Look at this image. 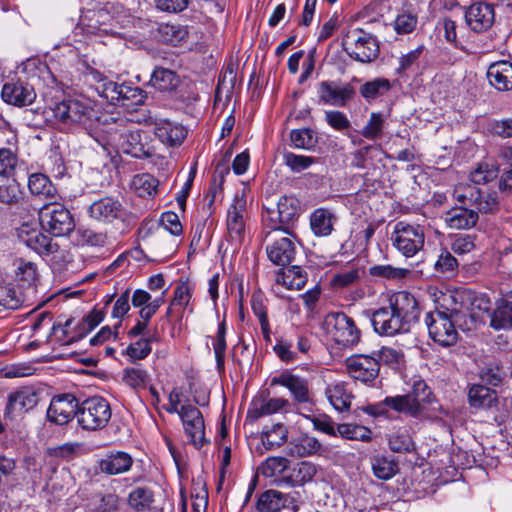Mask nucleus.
Here are the masks:
<instances>
[{
	"label": "nucleus",
	"mask_w": 512,
	"mask_h": 512,
	"mask_svg": "<svg viewBox=\"0 0 512 512\" xmlns=\"http://www.w3.org/2000/svg\"><path fill=\"white\" fill-rule=\"evenodd\" d=\"M374 331L380 336L392 337L410 331L420 316L416 298L407 291H399L388 298L387 305L365 311Z\"/></svg>",
	"instance_id": "obj_1"
},
{
	"label": "nucleus",
	"mask_w": 512,
	"mask_h": 512,
	"mask_svg": "<svg viewBox=\"0 0 512 512\" xmlns=\"http://www.w3.org/2000/svg\"><path fill=\"white\" fill-rule=\"evenodd\" d=\"M108 136L105 139L96 141L105 149L110 147L121 150L134 158H149L153 155L154 149L147 133L139 129H128L121 124L114 123L106 130Z\"/></svg>",
	"instance_id": "obj_2"
},
{
	"label": "nucleus",
	"mask_w": 512,
	"mask_h": 512,
	"mask_svg": "<svg viewBox=\"0 0 512 512\" xmlns=\"http://www.w3.org/2000/svg\"><path fill=\"white\" fill-rule=\"evenodd\" d=\"M434 402L431 388L424 380H416L405 395L386 397L383 403L393 410L415 418H429V406Z\"/></svg>",
	"instance_id": "obj_3"
},
{
	"label": "nucleus",
	"mask_w": 512,
	"mask_h": 512,
	"mask_svg": "<svg viewBox=\"0 0 512 512\" xmlns=\"http://www.w3.org/2000/svg\"><path fill=\"white\" fill-rule=\"evenodd\" d=\"M343 50L355 61L370 63L380 52L375 36L360 28L348 30L342 39Z\"/></svg>",
	"instance_id": "obj_4"
},
{
	"label": "nucleus",
	"mask_w": 512,
	"mask_h": 512,
	"mask_svg": "<svg viewBox=\"0 0 512 512\" xmlns=\"http://www.w3.org/2000/svg\"><path fill=\"white\" fill-rule=\"evenodd\" d=\"M392 246L403 256L413 257L425 244L424 227L406 221L395 223L391 233Z\"/></svg>",
	"instance_id": "obj_5"
},
{
	"label": "nucleus",
	"mask_w": 512,
	"mask_h": 512,
	"mask_svg": "<svg viewBox=\"0 0 512 512\" xmlns=\"http://www.w3.org/2000/svg\"><path fill=\"white\" fill-rule=\"evenodd\" d=\"M265 219L274 232L289 233L291 225L299 218L301 206L298 198L292 195L281 196L275 207H267Z\"/></svg>",
	"instance_id": "obj_6"
},
{
	"label": "nucleus",
	"mask_w": 512,
	"mask_h": 512,
	"mask_svg": "<svg viewBox=\"0 0 512 512\" xmlns=\"http://www.w3.org/2000/svg\"><path fill=\"white\" fill-rule=\"evenodd\" d=\"M39 221L43 229L54 236H65L75 228L70 211L56 199L44 204L39 209Z\"/></svg>",
	"instance_id": "obj_7"
},
{
	"label": "nucleus",
	"mask_w": 512,
	"mask_h": 512,
	"mask_svg": "<svg viewBox=\"0 0 512 512\" xmlns=\"http://www.w3.org/2000/svg\"><path fill=\"white\" fill-rule=\"evenodd\" d=\"M111 415L108 401L103 397L94 396L79 405L77 421L83 429L94 431L106 427Z\"/></svg>",
	"instance_id": "obj_8"
},
{
	"label": "nucleus",
	"mask_w": 512,
	"mask_h": 512,
	"mask_svg": "<svg viewBox=\"0 0 512 512\" xmlns=\"http://www.w3.org/2000/svg\"><path fill=\"white\" fill-rule=\"evenodd\" d=\"M430 338L442 347H450L457 343L459 335L457 327L462 328L467 323L456 322L443 314L428 312L425 317Z\"/></svg>",
	"instance_id": "obj_9"
},
{
	"label": "nucleus",
	"mask_w": 512,
	"mask_h": 512,
	"mask_svg": "<svg viewBox=\"0 0 512 512\" xmlns=\"http://www.w3.org/2000/svg\"><path fill=\"white\" fill-rule=\"evenodd\" d=\"M328 333L340 346L352 347L360 340V330L355 321L343 312L330 313L325 320Z\"/></svg>",
	"instance_id": "obj_10"
},
{
	"label": "nucleus",
	"mask_w": 512,
	"mask_h": 512,
	"mask_svg": "<svg viewBox=\"0 0 512 512\" xmlns=\"http://www.w3.org/2000/svg\"><path fill=\"white\" fill-rule=\"evenodd\" d=\"M39 398V392L32 386H23L10 392L3 411V419L11 422L17 420L33 410L38 405Z\"/></svg>",
	"instance_id": "obj_11"
},
{
	"label": "nucleus",
	"mask_w": 512,
	"mask_h": 512,
	"mask_svg": "<svg viewBox=\"0 0 512 512\" xmlns=\"http://www.w3.org/2000/svg\"><path fill=\"white\" fill-rule=\"evenodd\" d=\"M265 239L268 241L266 253L273 264L284 267L294 260L297 248L294 238L289 233L271 230L266 233Z\"/></svg>",
	"instance_id": "obj_12"
},
{
	"label": "nucleus",
	"mask_w": 512,
	"mask_h": 512,
	"mask_svg": "<svg viewBox=\"0 0 512 512\" xmlns=\"http://www.w3.org/2000/svg\"><path fill=\"white\" fill-rule=\"evenodd\" d=\"M355 89L350 83L340 80L321 81L317 86L319 102L325 105L345 107L355 96Z\"/></svg>",
	"instance_id": "obj_13"
},
{
	"label": "nucleus",
	"mask_w": 512,
	"mask_h": 512,
	"mask_svg": "<svg viewBox=\"0 0 512 512\" xmlns=\"http://www.w3.org/2000/svg\"><path fill=\"white\" fill-rule=\"evenodd\" d=\"M145 121L152 126L155 137L167 147H178L187 137L188 131L181 123L156 117H149Z\"/></svg>",
	"instance_id": "obj_14"
},
{
	"label": "nucleus",
	"mask_w": 512,
	"mask_h": 512,
	"mask_svg": "<svg viewBox=\"0 0 512 512\" xmlns=\"http://www.w3.org/2000/svg\"><path fill=\"white\" fill-rule=\"evenodd\" d=\"M246 214L245 198L236 195L228 207L226 216L227 236L235 246H239L244 239Z\"/></svg>",
	"instance_id": "obj_15"
},
{
	"label": "nucleus",
	"mask_w": 512,
	"mask_h": 512,
	"mask_svg": "<svg viewBox=\"0 0 512 512\" xmlns=\"http://www.w3.org/2000/svg\"><path fill=\"white\" fill-rule=\"evenodd\" d=\"M179 417L191 444L196 448H201L206 441L205 424L201 411L193 405H183L180 407Z\"/></svg>",
	"instance_id": "obj_16"
},
{
	"label": "nucleus",
	"mask_w": 512,
	"mask_h": 512,
	"mask_svg": "<svg viewBox=\"0 0 512 512\" xmlns=\"http://www.w3.org/2000/svg\"><path fill=\"white\" fill-rule=\"evenodd\" d=\"M79 403L70 393L56 395L47 409V419L56 425H65L77 417Z\"/></svg>",
	"instance_id": "obj_17"
},
{
	"label": "nucleus",
	"mask_w": 512,
	"mask_h": 512,
	"mask_svg": "<svg viewBox=\"0 0 512 512\" xmlns=\"http://www.w3.org/2000/svg\"><path fill=\"white\" fill-rule=\"evenodd\" d=\"M2 100L15 107H26L36 99V92L31 84L21 79H11L4 83L1 90Z\"/></svg>",
	"instance_id": "obj_18"
},
{
	"label": "nucleus",
	"mask_w": 512,
	"mask_h": 512,
	"mask_svg": "<svg viewBox=\"0 0 512 512\" xmlns=\"http://www.w3.org/2000/svg\"><path fill=\"white\" fill-rule=\"evenodd\" d=\"M465 294L457 291L441 292L436 298V307L432 312L443 314L456 322L467 323L468 309L464 304Z\"/></svg>",
	"instance_id": "obj_19"
},
{
	"label": "nucleus",
	"mask_w": 512,
	"mask_h": 512,
	"mask_svg": "<svg viewBox=\"0 0 512 512\" xmlns=\"http://www.w3.org/2000/svg\"><path fill=\"white\" fill-rule=\"evenodd\" d=\"M346 367L349 375L362 383L374 381L380 370L379 361L368 355H357L347 359Z\"/></svg>",
	"instance_id": "obj_20"
},
{
	"label": "nucleus",
	"mask_w": 512,
	"mask_h": 512,
	"mask_svg": "<svg viewBox=\"0 0 512 512\" xmlns=\"http://www.w3.org/2000/svg\"><path fill=\"white\" fill-rule=\"evenodd\" d=\"M66 106L72 129L77 125L86 130L93 128V122L97 120V112L88 100L67 99Z\"/></svg>",
	"instance_id": "obj_21"
},
{
	"label": "nucleus",
	"mask_w": 512,
	"mask_h": 512,
	"mask_svg": "<svg viewBox=\"0 0 512 512\" xmlns=\"http://www.w3.org/2000/svg\"><path fill=\"white\" fill-rule=\"evenodd\" d=\"M465 18L473 31L477 33L487 31L495 21L494 7L487 3H474L466 11Z\"/></svg>",
	"instance_id": "obj_22"
},
{
	"label": "nucleus",
	"mask_w": 512,
	"mask_h": 512,
	"mask_svg": "<svg viewBox=\"0 0 512 512\" xmlns=\"http://www.w3.org/2000/svg\"><path fill=\"white\" fill-rule=\"evenodd\" d=\"M133 458L123 451L107 453L98 461V469L106 475H118L131 469Z\"/></svg>",
	"instance_id": "obj_23"
},
{
	"label": "nucleus",
	"mask_w": 512,
	"mask_h": 512,
	"mask_svg": "<svg viewBox=\"0 0 512 512\" xmlns=\"http://www.w3.org/2000/svg\"><path fill=\"white\" fill-rule=\"evenodd\" d=\"M489 84L498 91L512 89V63L500 60L489 65L486 73Z\"/></svg>",
	"instance_id": "obj_24"
},
{
	"label": "nucleus",
	"mask_w": 512,
	"mask_h": 512,
	"mask_svg": "<svg viewBox=\"0 0 512 512\" xmlns=\"http://www.w3.org/2000/svg\"><path fill=\"white\" fill-rule=\"evenodd\" d=\"M121 210L122 205L118 200L112 197H104L93 202L88 209V213L91 218L99 222L110 223L120 216Z\"/></svg>",
	"instance_id": "obj_25"
},
{
	"label": "nucleus",
	"mask_w": 512,
	"mask_h": 512,
	"mask_svg": "<svg viewBox=\"0 0 512 512\" xmlns=\"http://www.w3.org/2000/svg\"><path fill=\"white\" fill-rule=\"evenodd\" d=\"M478 213L464 206L453 207L445 213L444 220L451 229H470L478 222Z\"/></svg>",
	"instance_id": "obj_26"
},
{
	"label": "nucleus",
	"mask_w": 512,
	"mask_h": 512,
	"mask_svg": "<svg viewBox=\"0 0 512 512\" xmlns=\"http://www.w3.org/2000/svg\"><path fill=\"white\" fill-rule=\"evenodd\" d=\"M490 326L495 330L512 329V291L505 294L490 313Z\"/></svg>",
	"instance_id": "obj_27"
},
{
	"label": "nucleus",
	"mask_w": 512,
	"mask_h": 512,
	"mask_svg": "<svg viewBox=\"0 0 512 512\" xmlns=\"http://www.w3.org/2000/svg\"><path fill=\"white\" fill-rule=\"evenodd\" d=\"M490 326L495 330L512 329V291L505 294L490 313Z\"/></svg>",
	"instance_id": "obj_28"
},
{
	"label": "nucleus",
	"mask_w": 512,
	"mask_h": 512,
	"mask_svg": "<svg viewBox=\"0 0 512 512\" xmlns=\"http://www.w3.org/2000/svg\"><path fill=\"white\" fill-rule=\"evenodd\" d=\"M316 473L317 468L313 463L302 461L292 467L288 466L287 474L283 475L279 482L290 486L304 485L312 481Z\"/></svg>",
	"instance_id": "obj_29"
},
{
	"label": "nucleus",
	"mask_w": 512,
	"mask_h": 512,
	"mask_svg": "<svg viewBox=\"0 0 512 512\" xmlns=\"http://www.w3.org/2000/svg\"><path fill=\"white\" fill-rule=\"evenodd\" d=\"M273 382L286 387L295 400L300 403H306L310 400L308 382L304 378L291 373H282Z\"/></svg>",
	"instance_id": "obj_30"
},
{
	"label": "nucleus",
	"mask_w": 512,
	"mask_h": 512,
	"mask_svg": "<svg viewBox=\"0 0 512 512\" xmlns=\"http://www.w3.org/2000/svg\"><path fill=\"white\" fill-rule=\"evenodd\" d=\"M288 401L283 398H270L268 400H253L247 412V418L256 421L264 416H269L282 410Z\"/></svg>",
	"instance_id": "obj_31"
},
{
	"label": "nucleus",
	"mask_w": 512,
	"mask_h": 512,
	"mask_svg": "<svg viewBox=\"0 0 512 512\" xmlns=\"http://www.w3.org/2000/svg\"><path fill=\"white\" fill-rule=\"evenodd\" d=\"M335 221L336 216L327 208H318L310 215V227L317 237L329 236Z\"/></svg>",
	"instance_id": "obj_32"
},
{
	"label": "nucleus",
	"mask_w": 512,
	"mask_h": 512,
	"mask_svg": "<svg viewBox=\"0 0 512 512\" xmlns=\"http://www.w3.org/2000/svg\"><path fill=\"white\" fill-rule=\"evenodd\" d=\"M188 35L187 28L180 24L162 23L157 28L158 40L172 46L186 44Z\"/></svg>",
	"instance_id": "obj_33"
},
{
	"label": "nucleus",
	"mask_w": 512,
	"mask_h": 512,
	"mask_svg": "<svg viewBox=\"0 0 512 512\" xmlns=\"http://www.w3.org/2000/svg\"><path fill=\"white\" fill-rule=\"evenodd\" d=\"M325 395L330 404L337 411H345L350 408L352 401V393L347 389V384L344 382H334L327 385Z\"/></svg>",
	"instance_id": "obj_34"
},
{
	"label": "nucleus",
	"mask_w": 512,
	"mask_h": 512,
	"mask_svg": "<svg viewBox=\"0 0 512 512\" xmlns=\"http://www.w3.org/2000/svg\"><path fill=\"white\" fill-rule=\"evenodd\" d=\"M30 193L39 198L54 200L57 198V188L51 180L42 173H33L28 178Z\"/></svg>",
	"instance_id": "obj_35"
},
{
	"label": "nucleus",
	"mask_w": 512,
	"mask_h": 512,
	"mask_svg": "<svg viewBox=\"0 0 512 512\" xmlns=\"http://www.w3.org/2000/svg\"><path fill=\"white\" fill-rule=\"evenodd\" d=\"M149 82L159 91L170 92L177 89L181 80L175 71L158 66L153 70Z\"/></svg>",
	"instance_id": "obj_36"
},
{
	"label": "nucleus",
	"mask_w": 512,
	"mask_h": 512,
	"mask_svg": "<svg viewBox=\"0 0 512 512\" xmlns=\"http://www.w3.org/2000/svg\"><path fill=\"white\" fill-rule=\"evenodd\" d=\"M24 243L40 255H50L58 251L59 246L52 238L44 233L33 230L27 233L26 238L22 237Z\"/></svg>",
	"instance_id": "obj_37"
},
{
	"label": "nucleus",
	"mask_w": 512,
	"mask_h": 512,
	"mask_svg": "<svg viewBox=\"0 0 512 512\" xmlns=\"http://www.w3.org/2000/svg\"><path fill=\"white\" fill-rule=\"evenodd\" d=\"M307 282V273L300 266H292L287 270H280L276 276V284L287 289L300 290Z\"/></svg>",
	"instance_id": "obj_38"
},
{
	"label": "nucleus",
	"mask_w": 512,
	"mask_h": 512,
	"mask_svg": "<svg viewBox=\"0 0 512 512\" xmlns=\"http://www.w3.org/2000/svg\"><path fill=\"white\" fill-rule=\"evenodd\" d=\"M469 403L475 408H490L497 399L496 392L483 385H473L468 393Z\"/></svg>",
	"instance_id": "obj_39"
},
{
	"label": "nucleus",
	"mask_w": 512,
	"mask_h": 512,
	"mask_svg": "<svg viewBox=\"0 0 512 512\" xmlns=\"http://www.w3.org/2000/svg\"><path fill=\"white\" fill-rule=\"evenodd\" d=\"M92 75L96 81L95 90L99 96L106 99L109 103L116 105L120 98L119 90L121 88V84L107 79L98 72H94Z\"/></svg>",
	"instance_id": "obj_40"
},
{
	"label": "nucleus",
	"mask_w": 512,
	"mask_h": 512,
	"mask_svg": "<svg viewBox=\"0 0 512 512\" xmlns=\"http://www.w3.org/2000/svg\"><path fill=\"white\" fill-rule=\"evenodd\" d=\"M154 501V493L147 487L133 489L127 498L128 505L136 512L150 510Z\"/></svg>",
	"instance_id": "obj_41"
},
{
	"label": "nucleus",
	"mask_w": 512,
	"mask_h": 512,
	"mask_svg": "<svg viewBox=\"0 0 512 512\" xmlns=\"http://www.w3.org/2000/svg\"><path fill=\"white\" fill-rule=\"evenodd\" d=\"M372 471L375 477L381 480H389L399 470L398 463L383 455H375L371 458Z\"/></svg>",
	"instance_id": "obj_42"
},
{
	"label": "nucleus",
	"mask_w": 512,
	"mask_h": 512,
	"mask_svg": "<svg viewBox=\"0 0 512 512\" xmlns=\"http://www.w3.org/2000/svg\"><path fill=\"white\" fill-rule=\"evenodd\" d=\"M159 181L149 173L135 175L131 182L132 189L139 197H151L157 193Z\"/></svg>",
	"instance_id": "obj_43"
},
{
	"label": "nucleus",
	"mask_w": 512,
	"mask_h": 512,
	"mask_svg": "<svg viewBox=\"0 0 512 512\" xmlns=\"http://www.w3.org/2000/svg\"><path fill=\"white\" fill-rule=\"evenodd\" d=\"M391 89L390 81L386 78H375L365 82L359 89L361 96L368 102L384 96Z\"/></svg>",
	"instance_id": "obj_44"
},
{
	"label": "nucleus",
	"mask_w": 512,
	"mask_h": 512,
	"mask_svg": "<svg viewBox=\"0 0 512 512\" xmlns=\"http://www.w3.org/2000/svg\"><path fill=\"white\" fill-rule=\"evenodd\" d=\"M121 499L115 493H99L90 502L91 512H119Z\"/></svg>",
	"instance_id": "obj_45"
},
{
	"label": "nucleus",
	"mask_w": 512,
	"mask_h": 512,
	"mask_svg": "<svg viewBox=\"0 0 512 512\" xmlns=\"http://www.w3.org/2000/svg\"><path fill=\"white\" fill-rule=\"evenodd\" d=\"M47 119L59 130H71L69 112H67L66 100L55 103L46 111Z\"/></svg>",
	"instance_id": "obj_46"
},
{
	"label": "nucleus",
	"mask_w": 512,
	"mask_h": 512,
	"mask_svg": "<svg viewBox=\"0 0 512 512\" xmlns=\"http://www.w3.org/2000/svg\"><path fill=\"white\" fill-rule=\"evenodd\" d=\"M23 195L22 188L15 179L0 184V203L4 205H18L22 201Z\"/></svg>",
	"instance_id": "obj_47"
},
{
	"label": "nucleus",
	"mask_w": 512,
	"mask_h": 512,
	"mask_svg": "<svg viewBox=\"0 0 512 512\" xmlns=\"http://www.w3.org/2000/svg\"><path fill=\"white\" fill-rule=\"evenodd\" d=\"M119 96L120 98L116 105L127 108L142 104L145 99L144 92L141 88L128 83L121 84Z\"/></svg>",
	"instance_id": "obj_48"
},
{
	"label": "nucleus",
	"mask_w": 512,
	"mask_h": 512,
	"mask_svg": "<svg viewBox=\"0 0 512 512\" xmlns=\"http://www.w3.org/2000/svg\"><path fill=\"white\" fill-rule=\"evenodd\" d=\"M281 497L282 492L274 489L267 490L260 494L256 508L259 512H279L283 509Z\"/></svg>",
	"instance_id": "obj_49"
},
{
	"label": "nucleus",
	"mask_w": 512,
	"mask_h": 512,
	"mask_svg": "<svg viewBox=\"0 0 512 512\" xmlns=\"http://www.w3.org/2000/svg\"><path fill=\"white\" fill-rule=\"evenodd\" d=\"M291 454L306 457L317 453L321 449V443L312 436L304 435L291 443Z\"/></svg>",
	"instance_id": "obj_50"
},
{
	"label": "nucleus",
	"mask_w": 512,
	"mask_h": 512,
	"mask_svg": "<svg viewBox=\"0 0 512 512\" xmlns=\"http://www.w3.org/2000/svg\"><path fill=\"white\" fill-rule=\"evenodd\" d=\"M475 197L474 206L479 212L495 213L500 208L498 194L495 191L490 192L477 188V194Z\"/></svg>",
	"instance_id": "obj_51"
},
{
	"label": "nucleus",
	"mask_w": 512,
	"mask_h": 512,
	"mask_svg": "<svg viewBox=\"0 0 512 512\" xmlns=\"http://www.w3.org/2000/svg\"><path fill=\"white\" fill-rule=\"evenodd\" d=\"M16 279L24 286H31L37 279V268L33 262L16 259L14 262Z\"/></svg>",
	"instance_id": "obj_52"
},
{
	"label": "nucleus",
	"mask_w": 512,
	"mask_h": 512,
	"mask_svg": "<svg viewBox=\"0 0 512 512\" xmlns=\"http://www.w3.org/2000/svg\"><path fill=\"white\" fill-rule=\"evenodd\" d=\"M287 439V429L280 423L272 426L270 430L261 433V441L266 449L280 447Z\"/></svg>",
	"instance_id": "obj_53"
},
{
	"label": "nucleus",
	"mask_w": 512,
	"mask_h": 512,
	"mask_svg": "<svg viewBox=\"0 0 512 512\" xmlns=\"http://www.w3.org/2000/svg\"><path fill=\"white\" fill-rule=\"evenodd\" d=\"M389 448L396 453H409L415 449L414 442L407 430L392 433L388 440Z\"/></svg>",
	"instance_id": "obj_54"
},
{
	"label": "nucleus",
	"mask_w": 512,
	"mask_h": 512,
	"mask_svg": "<svg viewBox=\"0 0 512 512\" xmlns=\"http://www.w3.org/2000/svg\"><path fill=\"white\" fill-rule=\"evenodd\" d=\"M18 165L17 148H0V176L10 178Z\"/></svg>",
	"instance_id": "obj_55"
},
{
	"label": "nucleus",
	"mask_w": 512,
	"mask_h": 512,
	"mask_svg": "<svg viewBox=\"0 0 512 512\" xmlns=\"http://www.w3.org/2000/svg\"><path fill=\"white\" fill-rule=\"evenodd\" d=\"M337 432L344 438L350 440L369 441L372 437V432L365 426L351 423L339 424Z\"/></svg>",
	"instance_id": "obj_56"
},
{
	"label": "nucleus",
	"mask_w": 512,
	"mask_h": 512,
	"mask_svg": "<svg viewBox=\"0 0 512 512\" xmlns=\"http://www.w3.org/2000/svg\"><path fill=\"white\" fill-rule=\"evenodd\" d=\"M289 460L285 457H269L261 465V473L268 478L287 474Z\"/></svg>",
	"instance_id": "obj_57"
},
{
	"label": "nucleus",
	"mask_w": 512,
	"mask_h": 512,
	"mask_svg": "<svg viewBox=\"0 0 512 512\" xmlns=\"http://www.w3.org/2000/svg\"><path fill=\"white\" fill-rule=\"evenodd\" d=\"M384 117L381 113L372 112L367 124L361 130V135L368 140H376L382 137Z\"/></svg>",
	"instance_id": "obj_58"
},
{
	"label": "nucleus",
	"mask_w": 512,
	"mask_h": 512,
	"mask_svg": "<svg viewBox=\"0 0 512 512\" xmlns=\"http://www.w3.org/2000/svg\"><path fill=\"white\" fill-rule=\"evenodd\" d=\"M22 300L14 285L9 282H0V305L8 309H17Z\"/></svg>",
	"instance_id": "obj_59"
},
{
	"label": "nucleus",
	"mask_w": 512,
	"mask_h": 512,
	"mask_svg": "<svg viewBox=\"0 0 512 512\" xmlns=\"http://www.w3.org/2000/svg\"><path fill=\"white\" fill-rule=\"evenodd\" d=\"M123 382L133 389L145 387L149 381V374L142 368H125L123 371Z\"/></svg>",
	"instance_id": "obj_60"
},
{
	"label": "nucleus",
	"mask_w": 512,
	"mask_h": 512,
	"mask_svg": "<svg viewBox=\"0 0 512 512\" xmlns=\"http://www.w3.org/2000/svg\"><path fill=\"white\" fill-rule=\"evenodd\" d=\"M191 499L193 512H206L208 505V491L202 480L198 479L193 482Z\"/></svg>",
	"instance_id": "obj_61"
},
{
	"label": "nucleus",
	"mask_w": 512,
	"mask_h": 512,
	"mask_svg": "<svg viewBox=\"0 0 512 512\" xmlns=\"http://www.w3.org/2000/svg\"><path fill=\"white\" fill-rule=\"evenodd\" d=\"M377 360L379 361V364L383 363L394 370L400 369L405 362L404 354L391 347H382L378 352Z\"/></svg>",
	"instance_id": "obj_62"
},
{
	"label": "nucleus",
	"mask_w": 512,
	"mask_h": 512,
	"mask_svg": "<svg viewBox=\"0 0 512 512\" xmlns=\"http://www.w3.org/2000/svg\"><path fill=\"white\" fill-rule=\"evenodd\" d=\"M290 140L295 148L306 150H311L316 143L314 132L309 128L292 130Z\"/></svg>",
	"instance_id": "obj_63"
},
{
	"label": "nucleus",
	"mask_w": 512,
	"mask_h": 512,
	"mask_svg": "<svg viewBox=\"0 0 512 512\" xmlns=\"http://www.w3.org/2000/svg\"><path fill=\"white\" fill-rule=\"evenodd\" d=\"M283 160L294 173L302 172L315 163V158L311 156L298 155L292 152H285Z\"/></svg>",
	"instance_id": "obj_64"
}]
</instances>
